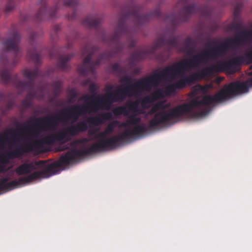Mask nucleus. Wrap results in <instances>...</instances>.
Listing matches in <instances>:
<instances>
[{
	"label": "nucleus",
	"mask_w": 252,
	"mask_h": 252,
	"mask_svg": "<svg viewBox=\"0 0 252 252\" xmlns=\"http://www.w3.org/2000/svg\"><path fill=\"white\" fill-rule=\"evenodd\" d=\"M70 159L71 158L70 157V154L69 153H67L64 157L62 158V161L64 162H68Z\"/></svg>",
	"instance_id": "39448f33"
},
{
	"label": "nucleus",
	"mask_w": 252,
	"mask_h": 252,
	"mask_svg": "<svg viewBox=\"0 0 252 252\" xmlns=\"http://www.w3.org/2000/svg\"><path fill=\"white\" fill-rule=\"evenodd\" d=\"M249 81L246 82H234L224 87L218 94L214 96H206L202 101L204 105H210L222 101L231 96L246 93L248 90Z\"/></svg>",
	"instance_id": "f257e3e1"
},
{
	"label": "nucleus",
	"mask_w": 252,
	"mask_h": 252,
	"mask_svg": "<svg viewBox=\"0 0 252 252\" xmlns=\"http://www.w3.org/2000/svg\"><path fill=\"white\" fill-rule=\"evenodd\" d=\"M33 170V165L31 164H24L16 170V172L19 175H22L27 174Z\"/></svg>",
	"instance_id": "20e7f679"
},
{
	"label": "nucleus",
	"mask_w": 252,
	"mask_h": 252,
	"mask_svg": "<svg viewBox=\"0 0 252 252\" xmlns=\"http://www.w3.org/2000/svg\"><path fill=\"white\" fill-rule=\"evenodd\" d=\"M195 105V103L191 102L179 106L170 110L163 104H159L152 106L151 113L157 112L155 116V120L157 123H159L181 116L191 110Z\"/></svg>",
	"instance_id": "f03ea898"
},
{
	"label": "nucleus",
	"mask_w": 252,
	"mask_h": 252,
	"mask_svg": "<svg viewBox=\"0 0 252 252\" xmlns=\"http://www.w3.org/2000/svg\"><path fill=\"white\" fill-rule=\"evenodd\" d=\"M49 170V168H48L45 171L34 172L27 178L21 179L19 181V182L20 183L24 184L32 181L36 179L48 178L52 175L51 174H48V172Z\"/></svg>",
	"instance_id": "7ed1b4c3"
}]
</instances>
